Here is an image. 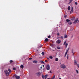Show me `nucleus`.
Returning a JSON list of instances; mask_svg holds the SVG:
<instances>
[{
  "instance_id": "obj_35",
  "label": "nucleus",
  "mask_w": 79,
  "mask_h": 79,
  "mask_svg": "<svg viewBox=\"0 0 79 79\" xmlns=\"http://www.w3.org/2000/svg\"><path fill=\"white\" fill-rule=\"evenodd\" d=\"M75 4H76V5H77V2H75Z\"/></svg>"
},
{
  "instance_id": "obj_2",
  "label": "nucleus",
  "mask_w": 79,
  "mask_h": 79,
  "mask_svg": "<svg viewBox=\"0 0 79 79\" xmlns=\"http://www.w3.org/2000/svg\"><path fill=\"white\" fill-rule=\"evenodd\" d=\"M4 72L6 76H9L10 72H8V71L6 70H5Z\"/></svg>"
},
{
  "instance_id": "obj_5",
  "label": "nucleus",
  "mask_w": 79,
  "mask_h": 79,
  "mask_svg": "<svg viewBox=\"0 0 79 79\" xmlns=\"http://www.w3.org/2000/svg\"><path fill=\"white\" fill-rule=\"evenodd\" d=\"M64 45H65V48H67V47H68V43L66 42V41H65L64 42Z\"/></svg>"
},
{
  "instance_id": "obj_20",
  "label": "nucleus",
  "mask_w": 79,
  "mask_h": 79,
  "mask_svg": "<svg viewBox=\"0 0 79 79\" xmlns=\"http://www.w3.org/2000/svg\"><path fill=\"white\" fill-rule=\"evenodd\" d=\"M57 49H59V50L61 49V48H60V47H57Z\"/></svg>"
},
{
  "instance_id": "obj_45",
  "label": "nucleus",
  "mask_w": 79,
  "mask_h": 79,
  "mask_svg": "<svg viewBox=\"0 0 79 79\" xmlns=\"http://www.w3.org/2000/svg\"><path fill=\"white\" fill-rule=\"evenodd\" d=\"M74 19V20H75V19H74V18H73V19Z\"/></svg>"
},
{
  "instance_id": "obj_23",
  "label": "nucleus",
  "mask_w": 79,
  "mask_h": 79,
  "mask_svg": "<svg viewBox=\"0 0 79 79\" xmlns=\"http://www.w3.org/2000/svg\"><path fill=\"white\" fill-rule=\"evenodd\" d=\"M66 21L67 22H69L70 20L68 19H67L66 20Z\"/></svg>"
},
{
  "instance_id": "obj_50",
  "label": "nucleus",
  "mask_w": 79,
  "mask_h": 79,
  "mask_svg": "<svg viewBox=\"0 0 79 79\" xmlns=\"http://www.w3.org/2000/svg\"><path fill=\"white\" fill-rule=\"evenodd\" d=\"M78 23H79V20H78Z\"/></svg>"
},
{
  "instance_id": "obj_51",
  "label": "nucleus",
  "mask_w": 79,
  "mask_h": 79,
  "mask_svg": "<svg viewBox=\"0 0 79 79\" xmlns=\"http://www.w3.org/2000/svg\"><path fill=\"white\" fill-rule=\"evenodd\" d=\"M73 55H74V54H73Z\"/></svg>"
},
{
  "instance_id": "obj_16",
  "label": "nucleus",
  "mask_w": 79,
  "mask_h": 79,
  "mask_svg": "<svg viewBox=\"0 0 79 79\" xmlns=\"http://www.w3.org/2000/svg\"><path fill=\"white\" fill-rule=\"evenodd\" d=\"M55 78V75H54L51 79H54Z\"/></svg>"
},
{
  "instance_id": "obj_36",
  "label": "nucleus",
  "mask_w": 79,
  "mask_h": 79,
  "mask_svg": "<svg viewBox=\"0 0 79 79\" xmlns=\"http://www.w3.org/2000/svg\"><path fill=\"white\" fill-rule=\"evenodd\" d=\"M77 65L78 68H79V64H77Z\"/></svg>"
},
{
  "instance_id": "obj_6",
  "label": "nucleus",
  "mask_w": 79,
  "mask_h": 79,
  "mask_svg": "<svg viewBox=\"0 0 79 79\" xmlns=\"http://www.w3.org/2000/svg\"><path fill=\"white\" fill-rule=\"evenodd\" d=\"M74 65H77V60H74Z\"/></svg>"
},
{
  "instance_id": "obj_34",
  "label": "nucleus",
  "mask_w": 79,
  "mask_h": 79,
  "mask_svg": "<svg viewBox=\"0 0 79 79\" xmlns=\"http://www.w3.org/2000/svg\"><path fill=\"white\" fill-rule=\"evenodd\" d=\"M45 62L46 63H47V62H48V60H45Z\"/></svg>"
},
{
  "instance_id": "obj_13",
  "label": "nucleus",
  "mask_w": 79,
  "mask_h": 79,
  "mask_svg": "<svg viewBox=\"0 0 79 79\" xmlns=\"http://www.w3.org/2000/svg\"><path fill=\"white\" fill-rule=\"evenodd\" d=\"M40 63H43V64H45V62H44L42 60H40Z\"/></svg>"
},
{
  "instance_id": "obj_21",
  "label": "nucleus",
  "mask_w": 79,
  "mask_h": 79,
  "mask_svg": "<svg viewBox=\"0 0 79 79\" xmlns=\"http://www.w3.org/2000/svg\"><path fill=\"white\" fill-rule=\"evenodd\" d=\"M20 67L21 68L23 69V67H24V66H23V65H21Z\"/></svg>"
},
{
  "instance_id": "obj_19",
  "label": "nucleus",
  "mask_w": 79,
  "mask_h": 79,
  "mask_svg": "<svg viewBox=\"0 0 79 79\" xmlns=\"http://www.w3.org/2000/svg\"><path fill=\"white\" fill-rule=\"evenodd\" d=\"M76 71L77 74H78V73H79V71H78V70H77L76 69Z\"/></svg>"
},
{
  "instance_id": "obj_26",
  "label": "nucleus",
  "mask_w": 79,
  "mask_h": 79,
  "mask_svg": "<svg viewBox=\"0 0 79 79\" xmlns=\"http://www.w3.org/2000/svg\"><path fill=\"white\" fill-rule=\"evenodd\" d=\"M44 54L45 53H44V52L42 53V55H44Z\"/></svg>"
},
{
  "instance_id": "obj_43",
  "label": "nucleus",
  "mask_w": 79,
  "mask_h": 79,
  "mask_svg": "<svg viewBox=\"0 0 79 79\" xmlns=\"http://www.w3.org/2000/svg\"><path fill=\"white\" fill-rule=\"evenodd\" d=\"M60 35V34L59 33H57V35Z\"/></svg>"
},
{
  "instance_id": "obj_7",
  "label": "nucleus",
  "mask_w": 79,
  "mask_h": 79,
  "mask_svg": "<svg viewBox=\"0 0 79 79\" xmlns=\"http://www.w3.org/2000/svg\"><path fill=\"white\" fill-rule=\"evenodd\" d=\"M78 21V19H77L75 20V21L74 22H73V24H76V23H77V22Z\"/></svg>"
},
{
  "instance_id": "obj_28",
  "label": "nucleus",
  "mask_w": 79,
  "mask_h": 79,
  "mask_svg": "<svg viewBox=\"0 0 79 79\" xmlns=\"http://www.w3.org/2000/svg\"><path fill=\"white\" fill-rule=\"evenodd\" d=\"M69 57V56L68 55H67V59L68 60V58Z\"/></svg>"
},
{
  "instance_id": "obj_38",
  "label": "nucleus",
  "mask_w": 79,
  "mask_h": 79,
  "mask_svg": "<svg viewBox=\"0 0 79 79\" xmlns=\"http://www.w3.org/2000/svg\"><path fill=\"white\" fill-rule=\"evenodd\" d=\"M66 16H67L66 15H64V17L65 18H66Z\"/></svg>"
},
{
  "instance_id": "obj_37",
  "label": "nucleus",
  "mask_w": 79,
  "mask_h": 79,
  "mask_svg": "<svg viewBox=\"0 0 79 79\" xmlns=\"http://www.w3.org/2000/svg\"><path fill=\"white\" fill-rule=\"evenodd\" d=\"M13 70H16V69L15 68H13Z\"/></svg>"
},
{
  "instance_id": "obj_3",
  "label": "nucleus",
  "mask_w": 79,
  "mask_h": 79,
  "mask_svg": "<svg viewBox=\"0 0 79 79\" xmlns=\"http://www.w3.org/2000/svg\"><path fill=\"white\" fill-rule=\"evenodd\" d=\"M13 77H15L17 79H19L20 78V77L17 76L16 74L14 75Z\"/></svg>"
},
{
  "instance_id": "obj_24",
  "label": "nucleus",
  "mask_w": 79,
  "mask_h": 79,
  "mask_svg": "<svg viewBox=\"0 0 79 79\" xmlns=\"http://www.w3.org/2000/svg\"><path fill=\"white\" fill-rule=\"evenodd\" d=\"M45 40L46 42H47L48 40V39H47V38L46 39H45Z\"/></svg>"
},
{
  "instance_id": "obj_44",
  "label": "nucleus",
  "mask_w": 79,
  "mask_h": 79,
  "mask_svg": "<svg viewBox=\"0 0 79 79\" xmlns=\"http://www.w3.org/2000/svg\"><path fill=\"white\" fill-rule=\"evenodd\" d=\"M42 47V45H41L40 46V47Z\"/></svg>"
},
{
  "instance_id": "obj_48",
  "label": "nucleus",
  "mask_w": 79,
  "mask_h": 79,
  "mask_svg": "<svg viewBox=\"0 0 79 79\" xmlns=\"http://www.w3.org/2000/svg\"><path fill=\"white\" fill-rule=\"evenodd\" d=\"M47 79H50V78H48Z\"/></svg>"
},
{
  "instance_id": "obj_11",
  "label": "nucleus",
  "mask_w": 79,
  "mask_h": 79,
  "mask_svg": "<svg viewBox=\"0 0 79 79\" xmlns=\"http://www.w3.org/2000/svg\"><path fill=\"white\" fill-rule=\"evenodd\" d=\"M57 42L58 44H60V42H61V40H58L57 41Z\"/></svg>"
},
{
  "instance_id": "obj_18",
  "label": "nucleus",
  "mask_w": 79,
  "mask_h": 79,
  "mask_svg": "<svg viewBox=\"0 0 79 79\" xmlns=\"http://www.w3.org/2000/svg\"><path fill=\"white\" fill-rule=\"evenodd\" d=\"M68 24H72V23H71V22H69L68 23Z\"/></svg>"
},
{
  "instance_id": "obj_31",
  "label": "nucleus",
  "mask_w": 79,
  "mask_h": 79,
  "mask_svg": "<svg viewBox=\"0 0 79 79\" xmlns=\"http://www.w3.org/2000/svg\"><path fill=\"white\" fill-rule=\"evenodd\" d=\"M60 38H61V39H63V36H61L60 37Z\"/></svg>"
},
{
  "instance_id": "obj_22",
  "label": "nucleus",
  "mask_w": 79,
  "mask_h": 79,
  "mask_svg": "<svg viewBox=\"0 0 79 79\" xmlns=\"http://www.w3.org/2000/svg\"><path fill=\"white\" fill-rule=\"evenodd\" d=\"M55 61H58V58H56Z\"/></svg>"
},
{
  "instance_id": "obj_47",
  "label": "nucleus",
  "mask_w": 79,
  "mask_h": 79,
  "mask_svg": "<svg viewBox=\"0 0 79 79\" xmlns=\"http://www.w3.org/2000/svg\"><path fill=\"white\" fill-rule=\"evenodd\" d=\"M43 68H44V65H43Z\"/></svg>"
},
{
  "instance_id": "obj_15",
  "label": "nucleus",
  "mask_w": 79,
  "mask_h": 79,
  "mask_svg": "<svg viewBox=\"0 0 79 79\" xmlns=\"http://www.w3.org/2000/svg\"><path fill=\"white\" fill-rule=\"evenodd\" d=\"M8 71H9V73H11V69H8Z\"/></svg>"
},
{
  "instance_id": "obj_14",
  "label": "nucleus",
  "mask_w": 79,
  "mask_h": 79,
  "mask_svg": "<svg viewBox=\"0 0 79 79\" xmlns=\"http://www.w3.org/2000/svg\"><path fill=\"white\" fill-rule=\"evenodd\" d=\"M67 53H68V50L66 52H65L64 57H66V55H67Z\"/></svg>"
},
{
  "instance_id": "obj_27",
  "label": "nucleus",
  "mask_w": 79,
  "mask_h": 79,
  "mask_svg": "<svg viewBox=\"0 0 79 79\" xmlns=\"http://www.w3.org/2000/svg\"><path fill=\"white\" fill-rule=\"evenodd\" d=\"M68 10H70V6H69L68 7Z\"/></svg>"
},
{
  "instance_id": "obj_49",
  "label": "nucleus",
  "mask_w": 79,
  "mask_h": 79,
  "mask_svg": "<svg viewBox=\"0 0 79 79\" xmlns=\"http://www.w3.org/2000/svg\"><path fill=\"white\" fill-rule=\"evenodd\" d=\"M40 48V47H39V48Z\"/></svg>"
},
{
  "instance_id": "obj_4",
  "label": "nucleus",
  "mask_w": 79,
  "mask_h": 79,
  "mask_svg": "<svg viewBox=\"0 0 79 79\" xmlns=\"http://www.w3.org/2000/svg\"><path fill=\"white\" fill-rule=\"evenodd\" d=\"M50 65L48 64H47L46 66V69L47 70H50Z\"/></svg>"
},
{
  "instance_id": "obj_9",
  "label": "nucleus",
  "mask_w": 79,
  "mask_h": 79,
  "mask_svg": "<svg viewBox=\"0 0 79 79\" xmlns=\"http://www.w3.org/2000/svg\"><path fill=\"white\" fill-rule=\"evenodd\" d=\"M37 62H38L37 60H34L33 61V63H35V64H37Z\"/></svg>"
},
{
  "instance_id": "obj_42",
  "label": "nucleus",
  "mask_w": 79,
  "mask_h": 79,
  "mask_svg": "<svg viewBox=\"0 0 79 79\" xmlns=\"http://www.w3.org/2000/svg\"><path fill=\"white\" fill-rule=\"evenodd\" d=\"M48 60H50V59H49V58H48Z\"/></svg>"
},
{
  "instance_id": "obj_32",
  "label": "nucleus",
  "mask_w": 79,
  "mask_h": 79,
  "mask_svg": "<svg viewBox=\"0 0 79 79\" xmlns=\"http://www.w3.org/2000/svg\"><path fill=\"white\" fill-rule=\"evenodd\" d=\"M49 73L51 74V73H52V71H51L50 70V71H49Z\"/></svg>"
},
{
  "instance_id": "obj_1",
  "label": "nucleus",
  "mask_w": 79,
  "mask_h": 79,
  "mask_svg": "<svg viewBox=\"0 0 79 79\" xmlns=\"http://www.w3.org/2000/svg\"><path fill=\"white\" fill-rule=\"evenodd\" d=\"M60 67L62 69H65L66 68V65L64 64H62L60 65Z\"/></svg>"
},
{
  "instance_id": "obj_10",
  "label": "nucleus",
  "mask_w": 79,
  "mask_h": 79,
  "mask_svg": "<svg viewBox=\"0 0 79 79\" xmlns=\"http://www.w3.org/2000/svg\"><path fill=\"white\" fill-rule=\"evenodd\" d=\"M73 11V6H72V8L71 9V11L70 12V13H72Z\"/></svg>"
},
{
  "instance_id": "obj_30",
  "label": "nucleus",
  "mask_w": 79,
  "mask_h": 79,
  "mask_svg": "<svg viewBox=\"0 0 79 79\" xmlns=\"http://www.w3.org/2000/svg\"><path fill=\"white\" fill-rule=\"evenodd\" d=\"M10 63H13V60H10Z\"/></svg>"
},
{
  "instance_id": "obj_41",
  "label": "nucleus",
  "mask_w": 79,
  "mask_h": 79,
  "mask_svg": "<svg viewBox=\"0 0 79 79\" xmlns=\"http://www.w3.org/2000/svg\"><path fill=\"white\" fill-rule=\"evenodd\" d=\"M72 53H73V50H72Z\"/></svg>"
},
{
  "instance_id": "obj_25",
  "label": "nucleus",
  "mask_w": 79,
  "mask_h": 79,
  "mask_svg": "<svg viewBox=\"0 0 79 79\" xmlns=\"http://www.w3.org/2000/svg\"><path fill=\"white\" fill-rule=\"evenodd\" d=\"M49 58H50L51 59H52V58H53V57L52 56H49Z\"/></svg>"
},
{
  "instance_id": "obj_33",
  "label": "nucleus",
  "mask_w": 79,
  "mask_h": 79,
  "mask_svg": "<svg viewBox=\"0 0 79 79\" xmlns=\"http://www.w3.org/2000/svg\"><path fill=\"white\" fill-rule=\"evenodd\" d=\"M42 77L43 78V79H44V75H42Z\"/></svg>"
},
{
  "instance_id": "obj_40",
  "label": "nucleus",
  "mask_w": 79,
  "mask_h": 79,
  "mask_svg": "<svg viewBox=\"0 0 79 79\" xmlns=\"http://www.w3.org/2000/svg\"><path fill=\"white\" fill-rule=\"evenodd\" d=\"M29 60H32V58H29Z\"/></svg>"
},
{
  "instance_id": "obj_12",
  "label": "nucleus",
  "mask_w": 79,
  "mask_h": 79,
  "mask_svg": "<svg viewBox=\"0 0 79 79\" xmlns=\"http://www.w3.org/2000/svg\"><path fill=\"white\" fill-rule=\"evenodd\" d=\"M48 76V75H46L44 76V78L45 79H47V77Z\"/></svg>"
},
{
  "instance_id": "obj_29",
  "label": "nucleus",
  "mask_w": 79,
  "mask_h": 79,
  "mask_svg": "<svg viewBox=\"0 0 79 79\" xmlns=\"http://www.w3.org/2000/svg\"><path fill=\"white\" fill-rule=\"evenodd\" d=\"M73 0H70V2L69 3H71V2H72V1Z\"/></svg>"
},
{
  "instance_id": "obj_8",
  "label": "nucleus",
  "mask_w": 79,
  "mask_h": 79,
  "mask_svg": "<svg viewBox=\"0 0 79 79\" xmlns=\"http://www.w3.org/2000/svg\"><path fill=\"white\" fill-rule=\"evenodd\" d=\"M36 74L37 76H39L40 75V72H37L36 73Z\"/></svg>"
},
{
  "instance_id": "obj_17",
  "label": "nucleus",
  "mask_w": 79,
  "mask_h": 79,
  "mask_svg": "<svg viewBox=\"0 0 79 79\" xmlns=\"http://www.w3.org/2000/svg\"><path fill=\"white\" fill-rule=\"evenodd\" d=\"M67 37H68V36L67 35H64V38H67Z\"/></svg>"
},
{
  "instance_id": "obj_46",
  "label": "nucleus",
  "mask_w": 79,
  "mask_h": 79,
  "mask_svg": "<svg viewBox=\"0 0 79 79\" xmlns=\"http://www.w3.org/2000/svg\"><path fill=\"white\" fill-rule=\"evenodd\" d=\"M59 79H62L60 77Z\"/></svg>"
},
{
  "instance_id": "obj_39",
  "label": "nucleus",
  "mask_w": 79,
  "mask_h": 79,
  "mask_svg": "<svg viewBox=\"0 0 79 79\" xmlns=\"http://www.w3.org/2000/svg\"><path fill=\"white\" fill-rule=\"evenodd\" d=\"M48 38H50V36H48Z\"/></svg>"
}]
</instances>
